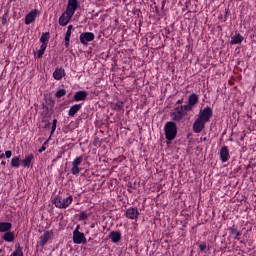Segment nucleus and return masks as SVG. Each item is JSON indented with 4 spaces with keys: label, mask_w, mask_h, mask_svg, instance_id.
Instances as JSON below:
<instances>
[{
    "label": "nucleus",
    "mask_w": 256,
    "mask_h": 256,
    "mask_svg": "<svg viewBox=\"0 0 256 256\" xmlns=\"http://www.w3.org/2000/svg\"><path fill=\"white\" fill-rule=\"evenodd\" d=\"M164 133L167 141H174L177 137V124L173 121L167 122L164 126Z\"/></svg>",
    "instance_id": "obj_1"
},
{
    "label": "nucleus",
    "mask_w": 256,
    "mask_h": 256,
    "mask_svg": "<svg viewBox=\"0 0 256 256\" xmlns=\"http://www.w3.org/2000/svg\"><path fill=\"white\" fill-rule=\"evenodd\" d=\"M71 203H73V196H68L67 198L63 199L57 196L53 200V204L55 207H57V209H67Z\"/></svg>",
    "instance_id": "obj_2"
},
{
    "label": "nucleus",
    "mask_w": 256,
    "mask_h": 256,
    "mask_svg": "<svg viewBox=\"0 0 256 256\" xmlns=\"http://www.w3.org/2000/svg\"><path fill=\"white\" fill-rule=\"evenodd\" d=\"M213 117V109L209 106L200 111L198 119L204 121V123H209Z\"/></svg>",
    "instance_id": "obj_3"
},
{
    "label": "nucleus",
    "mask_w": 256,
    "mask_h": 256,
    "mask_svg": "<svg viewBox=\"0 0 256 256\" xmlns=\"http://www.w3.org/2000/svg\"><path fill=\"white\" fill-rule=\"evenodd\" d=\"M73 243H75L76 245L87 243V238H85V234L75 229L73 231Z\"/></svg>",
    "instance_id": "obj_4"
},
{
    "label": "nucleus",
    "mask_w": 256,
    "mask_h": 256,
    "mask_svg": "<svg viewBox=\"0 0 256 256\" xmlns=\"http://www.w3.org/2000/svg\"><path fill=\"white\" fill-rule=\"evenodd\" d=\"M83 163V156H78L72 162L71 173L72 175H79L81 173V168L79 167Z\"/></svg>",
    "instance_id": "obj_5"
},
{
    "label": "nucleus",
    "mask_w": 256,
    "mask_h": 256,
    "mask_svg": "<svg viewBox=\"0 0 256 256\" xmlns=\"http://www.w3.org/2000/svg\"><path fill=\"white\" fill-rule=\"evenodd\" d=\"M71 19H73V14H71L70 12H68L66 10L60 16L58 23H59V25H61V27H65V26L69 25V21H71Z\"/></svg>",
    "instance_id": "obj_6"
},
{
    "label": "nucleus",
    "mask_w": 256,
    "mask_h": 256,
    "mask_svg": "<svg viewBox=\"0 0 256 256\" xmlns=\"http://www.w3.org/2000/svg\"><path fill=\"white\" fill-rule=\"evenodd\" d=\"M185 115H187V114L185 113L183 108H180L178 106L174 109V112L171 114V117H172L173 121H181L185 117Z\"/></svg>",
    "instance_id": "obj_7"
},
{
    "label": "nucleus",
    "mask_w": 256,
    "mask_h": 256,
    "mask_svg": "<svg viewBox=\"0 0 256 256\" xmlns=\"http://www.w3.org/2000/svg\"><path fill=\"white\" fill-rule=\"evenodd\" d=\"M95 39V34L93 32H84L80 34V43L82 45H87L90 41H93Z\"/></svg>",
    "instance_id": "obj_8"
},
{
    "label": "nucleus",
    "mask_w": 256,
    "mask_h": 256,
    "mask_svg": "<svg viewBox=\"0 0 256 256\" xmlns=\"http://www.w3.org/2000/svg\"><path fill=\"white\" fill-rule=\"evenodd\" d=\"M79 9V1L77 0H68V5L66 11L71 15H75V10Z\"/></svg>",
    "instance_id": "obj_9"
},
{
    "label": "nucleus",
    "mask_w": 256,
    "mask_h": 256,
    "mask_svg": "<svg viewBox=\"0 0 256 256\" xmlns=\"http://www.w3.org/2000/svg\"><path fill=\"white\" fill-rule=\"evenodd\" d=\"M205 121L200 118H197L193 124L194 133H201L205 129Z\"/></svg>",
    "instance_id": "obj_10"
},
{
    "label": "nucleus",
    "mask_w": 256,
    "mask_h": 256,
    "mask_svg": "<svg viewBox=\"0 0 256 256\" xmlns=\"http://www.w3.org/2000/svg\"><path fill=\"white\" fill-rule=\"evenodd\" d=\"M127 219H139V210L137 208H128L126 210Z\"/></svg>",
    "instance_id": "obj_11"
},
{
    "label": "nucleus",
    "mask_w": 256,
    "mask_h": 256,
    "mask_svg": "<svg viewBox=\"0 0 256 256\" xmlns=\"http://www.w3.org/2000/svg\"><path fill=\"white\" fill-rule=\"evenodd\" d=\"M51 237H53V231H46L42 236H40V246L45 247Z\"/></svg>",
    "instance_id": "obj_12"
},
{
    "label": "nucleus",
    "mask_w": 256,
    "mask_h": 256,
    "mask_svg": "<svg viewBox=\"0 0 256 256\" xmlns=\"http://www.w3.org/2000/svg\"><path fill=\"white\" fill-rule=\"evenodd\" d=\"M229 157H231L229 155V148H227V146H223L220 149V159L222 163H227V161H229Z\"/></svg>",
    "instance_id": "obj_13"
},
{
    "label": "nucleus",
    "mask_w": 256,
    "mask_h": 256,
    "mask_svg": "<svg viewBox=\"0 0 256 256\" xmlns=\"http://www.w3.org/2000/svg\"><path fill=\"white\" fill-rule=\"evenodd\" d=\"M89 93H87V91L81 90L75 93L73 99L74 101H85L88 97Z\"/></svg>",
    "instance_id": "obj_14"
},
{
    "label": "nucleus",
    "mask_w": 256,
    "mask_h": 256,
    "mask_svg": "<svg viewBox=\"0 0 256 256\" xmlns=\"http://www.w3.org/2000/svg\"><path fill=\"white\" fill-rule=\"evenodd\" d=\"M35 159V156L33 154H28L25 156L23 160H21V163L23 167H26L29 169L31 167V163H33V160Z\"/></svg>",
    "instance_id": "obj_15"
},
{
    "label": "nucleus",
    "mask_w": 256,
    "mask_h": 256,
    "mask_svg": "<svg viewBox=\"0 0 256 256\" xmlns=\"http://www.w3.org/2000/svg\"><path fill=\"white\" fill-rule=\"evenodd\" d=\"M37 10H33L30 13H28L25 17V25H31L33 21H35V18L37 17Z\"/></svg>",
    "instance_id": "obj_16"
},
{
    "label": "nucleus",
    "mask_w": 256,
    "mask_h": 256,
    "mask_svg": "<svg viewBox=\"0 0 256 256\" xmlns=\"http://www.w3.org/2000/svg\"><path fill=\"white\" fill-rule=\"evenodd\" d=\"M109 237H110L112 243H120L121 239H122L120 231H112V232H110Z\"/></svg>",
    "instance_id": "obj_17"
},
{
    "label": "nucleus",
    "mask_w": 256,
    "mask_h": 256,
    "mask_svg": "<svg viewBox=\"0 0 256 256\" xmlns=\"http://www.w3.org/2000/svg\"><path fill=\"white\" fill-rule=\"evenodd\" d=\"M81 107H82L81 104H75V105L71 106L68 111L69 117H75V115H77V113H79V111H81Z\"/></svg>",
    "instance_id": "obj_18"
},
{
    "label": "nucleus",
    "mask_w": 256,
    "mask_h": 256,
    "mask_svg": "<svg viewBox=\"0 0 256 256\" xmlns=\"http://www.w3.org/2000/svg\"><path fill=\"white\" fill-rule=\"evenodd\" d=\"M12 227L13 224L11 222H0V233H8Z\"/></svg>",
    "instance_id": "obj_19"
},
{
    "label": "nucleus",
    "mask_w": 256,
    "mask_h": 256,
    "mask_svg": "<svg viewBox=\"0 0 256 256\" xmlns=\"http://www.w3.org/2000/svg\"><path fill=\"white\" fill-rule=\"evenodd\" d=\"M3 241L7 243H13L15 241V232L8 231L2 236Z\"/></svg>",
    "instance_id": "obj_20"
},
{
    "label": "nucleus",
    "mask_w": 256,
    "mask_h": 256,
    "mask_svg": "<svg viewBox=\"0 0 256 256\" xmlns=\"http://www.w3.org/2000/svg\"><path fill=\"white\" fill-rule=\"evenodd\" d=\"M65 75V69L62 68H56L53 72V77L56 79V81H61L63 79V76Z\"/></svg>",
    "instance_id": "obj_21"
},
{
    "label": "nucleus",
    "mask_w": 256,
    "mask_h": 256,
    "mask_svg": "<svg viewBox=\"0 0 256 256\" xmlns=\"http://www.w3.org/2000/svg\"><path fill=\"white\" fill-rule=\"evenodd\" d=\"M243 36L241 34H236L232 37L230 45H241L243 43Z\"/></svg>",
    "instance_id": "obj_22"
},
{
    "label": "nucleus",
    "mask_w": 256,
    "mask_h": 256,
    "mask_svg": "<svg viewBox=\"0 0 256 256\" xmlns=\"http://www.w3.org/2000/svg\"><path fill=\"white\" fill-rule=\"evenodd\" d=\"M49 39H51V34L49 32L42 33L40 38V43H42V46L47 47Z\"/></svg>",
    "instance_id": "obj_23"
},
{
    "label": "nucleus",
    "mask_w": 256,
    "mask_h": 256,
    "mask_svg": "<svg viewBox=\"0 0 256 256\" xmlns=\"http://www.w3.org/2000/svg\"><path fill=\"white\" fill-rule=\"evenodd\" d=\"M197 103H199V96L196 93L191 94L188 98V104L192 107H195Z\"/></svg>",
    "instance_id": "obj_24"
},
{
    "label": "nucleus",
    "mask_w": 256,
    "mask_h": 256,
    "mask_svg": "<svg viewBox=\"0 0 256 256\" xmlns=\"http://www.w3.org/2000/svg\"><path fill=\"white\" fill-rule=\"evenodd\" d=\"M11 167H14L15 169H19L21 167V158L19 156H15L11 159Z\"/></svg>",
    "instance_id": "obj_25"
},
{
    "label": "nucleus",
    "mask_w": 256,
    "mask_h": 256,
    "mask_svg": "<svg viewBox=\"0 0 256 256\" xmlns=\"http://www.w3.org/2000/svg\"><path fill=\"white\" fill-rule=\"evenodd\" d=\"M67 95V90L65 89H59L58 91H56L55 93V97L57 99H61V97H65Z\"/></svg>",
    "instance_id": "obj_26"
},
{
    "label": "nucleus",
    "mask_w": 256,
    "mask_h": 256,
    "mask_svg": "<svg viewBox=\"0 0 256 256\" xmlns=\"http://www.w3.org/2000/svg\"><path fill=\"white\" fill-rule=\"evenodd\" d=\"M180 109H182L184 113L187 114L188 111H193V106L188 103L187 105L180 106Z\"/></svg>",
    "instance_id": "obj_27"
},
{
    "label": "nucleus",
    "mask_w": 256,
    "mask_h": 256,
    "mask_svg": "<svg viewBox=\"0 0 256 256\" xmlns=\"http://www.w3.org/2000/svg\"><path fill=\"white\" fill-rule=\"evenodd\" d=\"M47 49V46H40V49L38 51V59H41L43 55H45V50Z\"/></svg>",
    "instance_id": "obj_28"
},
{
    "label": "nucleus",
    "mask_w": 256,
    "mask_h": 256,
    "mask_svg": "<svg viewBox=\"0 0 256 256\" xmlns=\"http://www.w3.org/2000/svg\"><path fill=\"white\" fill-rule=\"evenodd\" d=\"M46 103H47L48 107H50V109H53L55 107V100H53L52 98H48L46 100Z\"/></svg>",
    "instance_id": "obj_29"
},
{
    "label": "nucleus",
    "mask_w": 256,
    "mask_h": 256,
    "mask_svg": "<svg viewBox=\"0 0 256 256\" xmlns=\"http://www.w3.org/2000/svg\"><path fill=\"white\" fill-rule=\"evenodd\" d=\"M88 218H89V216L87 215L86 212H81V213L79 214V220H80V221H87Z\"/></svg>",
    "instance_id": "obj_30"
},
{
    "label": "nucleus",
    "mask_w": 256,
    "mask_h": 256,
    "mask_svg": "<svg viewBox=\"0 0 256 256\" xmlns=\"http://www.w3.org/2000/svg\"><path fill=\"white\" fill-rule=\"evenodd\" d=\"M114 109H115V111H121V110H123V102H117V103L114 105Z\"/></svg>",
    "instance_id": "obj_31"
},
{
    "label": "nucleus",
    "mask_w": 256,
    "mask_h": 256,
    "mask_svg": "<svg viewBox=\"0 0 256 256\" xmlns=\"http://www.w3.org/2000/svg\"><path fill=\"white\" fill-rule=\"evenodd\" d=\"M56 129H57V119H54L52 122V128H51L50 135H53V133H55Z\"/></svg>",
    "instance_id": "obj_32"
},
{
    "label": "nucleus",
    "mask_w": 256,
    "mask_h": 256,
    "mask_svg": "<svg viewBox=\"0 0 256 256\" xmlns=\"http://www.w3.org/2000/svg\"><path fill=\"white\" fill-rule=\"evenodd\" d=\"M64 41H65L64 45L66 49H69V45H70L69 42L71 41V37L65 36Z\"/></svg>",
    "instance_id": "obj_33"
},
{
    "label": "nucleus",
    "mask_w": 256,
    "mask_h": 256,
    "mask_svg": "<svg viewBox=\"0 0 256 256\" xmlns=\"http://www.w3.org/2000/svg\"><path fill=\"white\" fill-rule=\"evenodd\" d=\"M49 143V140H47L46 142H44V144L42 145V147L38 150V153H43V151H47V147H45V145Z\"/></svg>",
    "instance_id": "obj_34"
},
{
    "label": "nucleus",
    "mask_w": 256,
    "mask_h": 256,
    "mask_svg": "<svg viewBox=\"0 0 256 256\" xmlns=\"http://www.w3.org/2000/svg\"><path fill=\"white\" fill-rule=\"evenodd\" d=\"M229 231H230L231 235H235L236 233L239 232V230H237V228L235 226H233L232 228H229Z\"/></svg>",
    "instance_id": "obj_35"
},
{
    "label": "nucleus",
    "mask_w": 256,
    "mask_h": 256,
    "mask_svg": "<svg viewBox=\"0 0 256 256\" xmlns=\"http://www.w3.org/2000/svg\"><path fill=\"white\" fill-rule=\"evenodd\" d=\"M43 123H46L45 124V129H49L51 127V122L49 120H42Z\"/></svg>",
    "instance_id": "obj_36"
},
{
    "label": "nucleus",
    "mask_w": 256,
    "mask_h": 256,
    "mask_svg": "<svg viewBox=\"0 0 256 256\" xmlns=\"http://www.w3.org/2000/svg\"><path fill=\"white\" fill-rule=\"evenodd\" d=\"M11 155H13V152H12L11 150H7V151L5 152V157H6V159H11Z\"/></svg>",
    "instance_id": "obj_37"
},
{
    "label": "nucleus",
    "mask_w": 256,
    "mask_h": 256,
    "mask_svg": "<svg viewBox=\"0 0 256 256\" xmlns=\"http://www.w3.org/2000/svg\"><path fill=\"white\" fill-rule=\"evenodd\" d=\"M199 249L200 251H205V249H207V244L203 242L202 244L199 245Z\"/></svg>",
    "instance_id": "obj_38"
},
{
    "label": "nucleus",
    "mask_w": 256,
    "mask_h": 256,
    "mask_svg": "<svg viewBox=\"0 0 256 256\" xmlns=\"http://www.w3.org/2000/svg\"><path fill=\"white\" fill-rule=\"evenodd\" d=\"M43 109H44L43 111L44 115H49V106L43 105Z\"/></svg>",
    "instance_id": "obj_39"
},
{
    "label": "nucleus",
    "mask_w": 256,
    "mask_h": 256,
    "mask_svg": "<svg viewBox=\"0 0 256 256\" xmlns=\"http://www.w3.org/2000/svg\"><path fill=\"white\" fill-rule=\"evenodd\" d=\"M239 237H241V232H237L236 234H235V238L234 239H236L237 241H239V239H241V238H239Z\"/></svg>",
    "instance_id": "obj_40"
},
{
    "label": "nucleus",
    "mask_w": 256,
    "mask_h": 256,
    "mask_svg": "<svg viewBox=\"0 0 256 256\" xmlns=\"http://www.w3.org/2000/svg\"><path fill=\"white\" fill-rule=\"evenodd\" d=\"M2 25H7V18H5V16H3Z\"/></svg>",
    "instance_id": "obj_41"
},
{
    "label": "nucleus",
    "mask_w": 256,
    "mask_h": 256,
    "mask_svg": "<svg viewBox=\"0 0 256 256\" xmlns=\"http://www.w3.org/2000/svg\"><path fill=\"white\" fill-rule=\"evenodd\" d=\"M65 37H71V31L67 30Z\"/></svg>",
    "instance_id": "obj_42"
},
{
    "label": "nucleus",
    "mask_w": 256,
    "mask_h": 256,
    "mask_svg": "<svg viewBox=\"0 0 256 256\" xmlns=\"http://www.w3.org/2000/svg\"><path fill=\"white\" fill-rule=\"evenodd\" d=\"M67 31H73V25H69Z\"/></svg>",
    "instance_id": "obj_43"
},
{
    "label": "nucleus",
    "mask_w": 256,
    "mask_h": 256,
    "mask_svg": "<svg viewBox=\"0 0 256 256\" xmlns=\"http://www.w3.org/2000/svg\"><path fill=\"white\" fill-rule=\"evenodd\" d=\"M0 159H5V154L4 153L1 154V151H0Z\"/></svg>",
    "instance_id": "obj_44"
},
{
    "label": "nucleus",
    "mask_w": 256,
    "mask_h": 256,
    "mask_svg": "<svg viewBox=\"0 0 256 256\" xmlns=\"http://www.w3.org/2000/svg\"><path fill=\"white\" fill-rule=\"evenodd\" d=\"M181 103H183V99L177 101V105H181Z\"/></svg>",
    "instance_id": "obj_45"
},
{
    "label": "nucleus",
    "mask_w": 256,
    "mask_h": 256,
    "mask_svg": "<svg viewBox=\"0 0 256 256\" xmlns=\"http://www.w3.org/2000/svg\"><path fill=\"white\" fill-rule=\"evenodd\" d=\"M1 165H3L5 167V165H7V163L5 161H2Z\"/></svg>",
    "instance_id": "obj_46"
},
{
    "label": "nucleus",
    "mask_w": 256,
    "mask_h": 256,
    "mask_svg": "<svg viewBox=\"0 0 256 256\" xmlns=\"http://www.w3.org/2000/svg\"><path fill=\"white\" fill-rule=\"evenodd\" d=\"M76 229H77V231H79V229H81V226H80V225H77V226H76Z\"/></svg>",
    "instance_id": "obj_47"
},
{
    "label": "nucleus",
    "mask_w": 256,
    "mask_h": 256,
    "mask_svg": "<svg viewBox=\"0 0 256 256\" xmlns=\"http://www.w3.org/2000/svg\"><path fill=\"white\" fill-rule=\"evenodd\" d=\"M203 141H207V138H203Z\"/></svg>",
    "instance_id": "obj_48"
},
{
    "label": "nucleus",
    "mask_w": 256,
    "mask_h": 256,
    "mask_svg": "<svg viewBox=\"0 0 256 256\" xmlns=\"http://www.w3.org/2000/svg\"><path fill=\"white\" fill-rule=\"evenodd\" d=\"M10 2H13V1H15V0H9Z\"/></svg>",
    "instance_id": "obj_49"
},
{
    "label": "nucleus",
    "mask_w": 256,
    "mask_h": 256,
    "mask_svg": "<svg viewBox=\"0 0 256 256\" xmlns=\"http://www.w3.org/2000/svg\"><path fill=\"white\" fill-rule=\"evenodd\" d=\"M1 251H2V250L0 249V253H1Z\"/></svg>",
    "instance_id": "obj_50"
}]
</instances>
